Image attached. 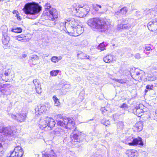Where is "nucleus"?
I'll return each mask as SVG.
<instances>
[{
  "label": "nucleus",
  "mask_w": 157,
  "mask_h": 157,
  "mask_svg": "<svg viewBox=\"0 0 157 157\" xmlns=\"http://www.w3.org/2000/svg\"><path fill=\"white\" fill-rule=\"evenodd\" d=\"M41 9L42 7L38 3L33 2L26 4L23 10L25 13L28 15V18L33 19L36 18L35 15L38 13Z\"/></svg>",
  "instance_id": "f257e3e1"
},
{
  "label": "nucleus",
  "mask_w": 157,
  "mask_h": 157,
  "mask_svg": "<svg viewBox=\"0 0 157 157\" xmlns=\"http://www.w3.org/2000/svg\"><path fill=\"white\" fill-rule=\"evenodd\" d=\"M45 10L44 13L47 16L49 19L52 21L50 23V26H53L56 25L55 21L58 17V13L56 10L51 7L50 3H46L44 5Z\"/></svg>",
  "instance_id": "f03ea898"
},
{
  "label": "nucleus",
  "mask_w": 157,
  "mask_h": 157,
  "mask_svg": "<svg viewBox=\"0 0 157 157\" xmlns=\"http://www.w3.org/2000/svg\"><path fill=\"white\" fill-rule=\"evenodd\" d=\"M56 121L58 126L64 127L66 129L73 128L75 124L74 120L72 118L63 117L61 115L57 116Z\"/></svg>",
  "instance_id": "7ed1b4c3"
},
{
  "label": "nucleus",
  "mask_w": 157,
  "mask_h": 157,
  "mask_svg": "<svg viewBox=\"0 0 157 157\" xmlns=\"http://www.w3.org/2000/svg\"><path fill=\"white\" fill-rule=\"evenodd\" d=\"M87 23L91 27L97 29L104 30L106 29V23L103 19L97 18H91L88 21Z\"/></svg>",
  "instance_id": "20e7f679"
},
{
  "label": "nucleus",
  "mask_w": 157,
  "mask_h": 157,
  "mask_svg": "<svg viewBox=\"0 0 157 157\" xmlns=\"http://www.w3.org/2000/svg\"><path fill=\"white\" fill-rule=\"evenodd\" d=\"M0 133H2L9 141L13 140L17 136V133L10 126L2 127L0 126Z\"/></svg>",
  "instance_id": "39448f33"
},
{
  "label": "nucleus",
  "mask_w": 157,
  "mask_h": 157,
  "mask_svg": "<svg viewBox=\"0 0 157 157\" xmlns=\"http://www.w3.org/2000/svg\"><path fill=\"white\" fill-rule=\"evenodd\" d=\"M23 154V151L21 147L17 146L14 149V151L11 152L10 155L8 154L7 157H22Z\"/></svg>",
  "instance_id": "423d86ee"
},
{
  "label": "nucleus",
  "mask_w": 157,
  "mask_h": 157,
  "mask_svg": "<svg viewBox=\"0 0 157 157\" xmlns=\"http://www.w3.org/2000/svg\"><path fill=\"white\" fill-rule=\"evenodd\" d=\"M73 133V135L71 138L72 141L80 142L82 140L83 137L82 134L81 132H79L76 128L74 130Z\"/></svg>",
  "instance_id": "0eeeda50"
},
{
  "label": "nucleus",
  "mask_w": 157,
  "mask_h": 157,
  "mask_svg": "<svg viewBox=\"0 0 157 157\" xmlns=\"http://www.w3.org/2000/svg\"><path fill=\"white\" fill-rule=\"evenodd\" d=\"M84 31V29L83 27L80 25H78L72 30H70L68 33H71L73 36H78L82 34Z\"/></svg>",
  "instance_id": "6e6552de"
},
{
  "label": "nucleus",
  "mask_w": 157,
  "mask_h": 157,
  "mask_svg": "<svg viewBox=\"0 0 157 157\" xmlns=\"http://www.w3.org/2000/svg\"><path fill=\"white\" fill-rule=\"evenodd\" d=\"M90 10V8L87 6L80 7L77 13L78 16L80 17H83L85 16Z\"/></svg>",
  "instance_id": "1a4fd4ad"
},
{
  "label": "nucleus",
  "mask_w": 157,
  "mask_h": 157,
  "mask_svg": "<svg viewBox=\"0 0 157 157\" xmlns=\"http://www.w3.org/2000/svg\"><path fill=\"white\" fill-rule=\"evenodd\" d=\"M49 109L48 106L46 105H40L35 109V113L36 115H40L45 113Z\"/></svg>",
  "instance_id": "9d476101"
},
{
  "label": "nucleus",
  "mask_w": 157,
  "mask_h": 157,
  "mask_svg": "<svg viewBox=\"0 0 157 157\" xmlns=\"http://www.w3.org/2000/svg\"><path fill=\"white\" fill-rule=\"evenodd\" d=\"M11 117L20 122H22L25 120L27 115L26 113L17 114V115L11 114Z\"/></svg>",
  "instance_id": "9b49d317"
},
{
  "label": "nucleus",
  "mask_w": 157,
  "mask_h": 157,
  "mask_svg": "<svg viewBox=\"0 0 157 157\" xmlns=\"http://www.w3.org/2000/svg\"><path fill=\"white\" fill-rule=\"evenodd\" d=\"M147 27L151 31H154L157 29V19L152 20L147 24Z\"/></svg>",
  "instance_id": "f8f14e48"
},
{
  "label": "nucleus",
  "mask_w": 157,
  "mask_h": 157,
  "mask_svg": "<svg viewBox=\"0 0 157 157\" xmlns=\"http://www.w3.org/2000/svg\"><path fill=\"white\" fill-rule=\"evenodd\" d=\"M47 117L45 118H41L38 122L40 128L44 130H47Z\"/></svg>",
  "instance_id": "ddd939ff"
},
{
  "label": "nucleus",
  "mask_w": 157,
  "mask_h": 157,
  "mask_svg": "<svg viewBox=\"0 0 157 157\" xmlns=\"http://www.w3.org/2000/svg\"><path fill=\"white\" fill-rule=\"evenodd\" d=\"M132 139V142L128 143L127 144L130 146H134L137 144L143 146L144 144L142 141V139L140 137H138L137 138L133 139Z\"/></svg>",
  "instance_id": "4468645a"
},
{
  "label": "nucleus",
  "mask_w": 157,
  "mask_h": 157,
  "mask_svg": "<svg viewBox=\"0 0 157 157\" xmlns=\"http://www.w3.org/2000/svg\"><path fill=\"white\" fill-rule=\"evenodd\" d=\"M43 157H57L56 153L54 151L51 150L50 151H46V150L42 152Z\"/></svg>",
  "instance_id": "2eb2a0df"
},
{
  "label": "nucleus",
  "mask_w": 157,
  "mask_h": 157,
  "mask_svg": "<svg viewBox=\"0 0 157 157\" xmlns=\"http://www.w3.org/2000/svg\"><path fill=\"white\" fill-rule=\"evenodd\" d=\"M47 120L48 121L47 130H50L55 126L56 122L53 118L50 117H47Z\"/></svg>",
  "instance_id": "dca6fc26"
},
{
  "label": "nucleus",
  "mask_w": 157,
  "mask_h": 157,
  "mask_svg": "<svg viewBox=\"0 0 157 157\" xmlns=\"http://www.w3.org/2000/svg\"><path fill=\"white\" fill-rule=\"evenodd\" d=\"M71 86L68 84H66L63 85L62 90L60 91L61 95H66L69 92L71 89Z\"/></svg>",
  "instance_id": "f3484780"
},
{
  "label": "nucleus",
  "mask_w": 157,
  "mask_h": 157,
  "mask_svg": "<svg viewBox=\"0 0 157 157\" xmlns=\"http://www.w3.org/2000/svg\"><path fill=\"white\" fill-rule=\"evenodd\" d=\"M33 82L35 86V89L36 92L38 94H40L42 91V89L40 83L39 81L38 80L35 79L33 80Z\"/></svg>",
  "instance_id": "a211bd4d"
},
{
  "label": "nucleus",
  "mask_w": 157,
  "mask_h": 157,
  "mask_svg": "<svg viewBox=\"0 0 157 157\" xmlns=\"http://www.w3.org/2000/svg\"><path fill=\"white\" fill-rule=\"evenodd\" d=\"M78 25L77 21L74 19H72L69 21V25L68 26V29L70 31V30H72Z\"/></svg>",
  "instance_id": "6ab92c4d"
},
{
  "label": "nucleus",
  "mask_w": 157,
  "mask_h": 157,
  "mask_svg": "<svg viewBox=\"0 0 157 157\" xmlns=\"http://www.w3.org/2000/svg\"><path fill=\"white\" fill-rule=\"evenodd\" d=\"M143 124L142 122H139L134 126L133 129L136 132H140L142 129Z\"/></svg>",
  "instance_id": "aec40b11"
},
{
  "label": "nucleus",
  "mask_w": 157,
  "mask_h": 157,
  "mask_svg": "<svg viewBox=\"0 0 157 157\" xmlns=\"http://www.w3.org/2000/svg\"><path fill=\"white\" fill-rule=\"evenodd\" d=\"M126 153L128 157H137L138 152L135 150H128Z\"/></svg>",
  "instance_id": "412c9836"
},
{
  "label": "nucleus",
  "mask_w": 157,
  "mask_h": 157,
  "mask_svg": "<svg viewBox=\"0 0 157 157\" xmlns=\"http://www.w3.org/2000/svg\"><path fill=\"white\" fill-rule=\"evenodd\" d=\"M133 112L135 114L140 117L142 116L141 114L144 112V111L142 109H140L139 106H138L133 109Z\"/></svg>",
  "instance_id": "4be33fe9"
},
{
  "label": "nucleus",
  "mask_w": 157,
  "mask_h": 157,
  "mask_svg": "<svg viewBox=\"0 0 157 157\" xmlns=\"http://www.w3.org/2000/svg\"><path fill=\"white\" fill-rule=\"evenodd\" d=\"M117 27L120 29H128L131 28L132 25L129 23L125 24H118Z\"/></svg>",
  "instance_id": "5701e85b"
},
{
  "label": "nucleus",
  "mask_w": 157,
  "mask_h": 157,
  "mask_svg": "<svg viewBox=\"0 0 157 157\" xmlns=\"http://www.w3.org/2000/svg\"><path fill=\"white\" fill-rule=\"evenodd\" d=\"M113 56L112 55H109L104 57L103 58L104 61L108 63L112 62L114 59Z\"/></svg>",
  "instance_id": "b1692460"
},
{
  "label": "nucleus",
  "mask_w": 157,
  "mask_h": 157,
  "mask_svg": "<svg viewBox=\"0 0 157 157\" xmlns=\"http://www.w3.org/2000/svg\"><path fill=\"white\" fill-rule=\"evenodd\" d=\"M66 23L65 21L62 22L59 21L56 24L57 27L61 31L64 30L66 29L65 24Z\"/></svg>",
  "instance_id": "393cba45"
},
{
  "label": "nucleus",
  "mask_w": 157,
  "mask_h": 157,
  "mask_svg": "<svg viewBox=\"0 0 157 157\" xmlns=\"http://www.w3.org/2000/svg\"><path fill=\"white\" fill-rule=\"evenodd\" d=\"M2 43L4 45H6L7 44L10 40V38L7 36V34H5L2 35Z\"/></svg>",
  "instance_id": "a878e982"
},
{
  "label": "nucleus",
  "mask_w": 157,
  "mask_h": 157,
  "mask_svg": "<svg viewBox=\"0 0 157 157\" xmlns=\"http://www.w3.org/2000/svg\"><path fill=\"white\" fill-rule=\"evenodd\" d=\"M25 36L23 34H21L16 37L17 40L18 41H20L22 42H26L27 41V39L24 38Z\"/></svg>",
  "instance_id": "bb28decb"
},
{
  "label": "nucleus",
  "mask_w": 157,
  "mask_h": 157,
  "mask_svg": "<svg viewBox=\"0 0 157 157\" xmlns=\"http://www.w3.org/2000/svg\"><path fill=\"white\" fill-rule=\"evenodd\" d=\"M80 6L78 5L76 3H74L71 8L72 11L74 13H77L80 7Z\"/></svg>",
  "instance_id": "cd10ccee"
},
{
  "label": "nucleus",
  "mask_w": 157,
  "mask_h": 157,
  "mask_svg": "<svg viewBox=\"0 0 157 157\" xmlns=\"http://www.w3.org/2000/svg\"><path fill=\"white\" fill-rule=\"evenodd\" d=\"M127 8L124 7L121 9L119 12L118 11L116 12L115 13V15H118L119 14L121 13L123 15H125L127 12Z\"/></svg>",
  "instance_id": "c85d7f7f"
},
{
  "label": "nucleus",
  "mask_w": 157,
  "mask_h": 157,
  "mask_svg": "<svg viewBox=\"0 0 157 157\" xmlns=\"http://www.w3.org/2000/svg\"><path fill=\"white\" fill-rule=\"evenodd\" d=\"M62 59L61 56L57 57L56 56H52L51 59V61L54 63L58 62Z\"/></svg>",
  "instance_id": "c756f323"
},
{
  "label": "nucleus",
  "mask_w": 157,
  "mask_h": 157,
  "mask_svg": "<svg viewBox=\"0 0 157 157\" xmlns=\"http://www.w3.org/2000/svg\"><path fill=\"white\" fill-rule=\"evenodd\" d=\"M52 99L54 102V105L56 106H58L60 105V103L59 99H58L56 96H54Z\"/></svg>",
  "instance_id": "7c9ffc66"
},
{
  "label": "nucleus",
  "mask_w": 157,
  "mask_h": 157,
  "mask_svg": "<svg viewBox=\"0 0 157 157\" xmlns=\"http://www.w3.org/2000/svg\"><path fill=\"white\" fill-rule=\"evenodd\" d=\"M78 57L80 59H89V56H87L86 54L83 53L78 54Z\"/></svg>",
  "instance_id": "2f4dec72"
},
{
  "label": "nucleus",
  "mask_w": 157,
  "mask_h": 157,
  "mask_svg": "<svg viewBox=\"0 0 157 157\" xmlns=\"http://www.w3.org/2000/svg\"><path fill=\"white\" fill-rule=\"evenodd\" d=\"M124 124L122 121H119L117 124V129L118 131L122 130L124 128Z\"/></svg>",
  "instance_id": "473e14b6"
},
{
  "label": "nucleus",
  "mask_w": 157,
  "mask_h": 157,
  "mask_svg": "<svg viewBox=\"0 0 157 157\" xmlns=\"http://www.w3.org/2000/svg\"><path fill=\"white\" fill-rule=\"evenodd\" d=\"M1 29L2 30V35L7 34L8 28L6 25H3L1 27Z\"/></svg>",
  "instance_id": "72a5a7b5"
},
{
  "label": "nucleus",
  "mask_w": 157,
  "mask_h": 157,
  "mask_svg": "<svg viewBox=\"0 0 157 157\" xmlns=\"http://www.w3.org/2000/svg\"><path fill=\"white\" fill-rule=\"evenodd\" d=\"M11 31L15 33H20L22 32V29L20 27L12 28L11 29Z\"/></svg>",
  "instance_id": "f704fd0d"
},
{
  "label": "nucleus",
  "mask_w": 157,
  "mask_h": 157,
  "mask_svg": "<svg viewBox=\"0 0 157 157\" xmlns=\"http://www.w3.org/2000/svg\"><path fill=\"white\" fill-rule=\"evenodd\" d=\"M59 72V70L52 71L50 72V75L52 76H56L57 75Z\"/></svg>",
  "instance_id": "c9c22d12"
},
{
  "label": "nucleus",
  "mask_w": 157,
  "mask_h": 157,
  "mask_svg": "<svg viewBox=\"0 0 157 157\" xmlns=\"http://www.w3.org/2000/svg\"><path fill=\"white\" fill-rule=\"evenodd\" d=\"M105 46L103 43H101L99 44L98 47V48L101 51H103L105 49Z\"/></svg>",
  "instance_id": "e433bc0d"
},
{
  "label": "nucleus",
  "mask_w": 157,
  "mask_h": 157,
  "mask_svg": "<svg viewBox=\"0 0 157 157\" xmlns=\"http://www.w3.org/2000/svg\"><path fill=\"white\" fill-rule=\"evenodd\" d=\"M101 123L102 124L105 125L106 126H107L108 125H109L110 124V121L109 120H106L105 119H103L101 121Z\"/></svg>",
  "instance_id": "4c0bfd02"
},
{
  "label": "nucleus",
  "mask_w": 157,
  "mask_h": 157,
  "mask_svg": "<svg viewBox=\"0 0 157 157\" xmlns=\"http://www.w3.org/2000/svg\"><path fill=\"white\" fill-rule=\"evenodd\" d=\"M31 60L32 61L34 60H38L39 59L38 56L35 55H33L30 57Z\"/></svg>",
  "instance_id": "58836bf2"
},
{
  "label": "nucleus",
  "mask_w": 157,
  "mask_h": 157,
  "mask_svg": "<svg viewBox=\"0 0 157 157\" xmlns=\"http://www.w3.org/2000/svg\"><path fill=\"white\" fill-rule=\"evenodd\" d=\"M100 110L102 114L104 115H106L108 113V110L105 107L101 108Z\"/></svg>",
  "instance_id": "ea45409f"
},
{
  "label": "nucleus",
  "mask_w": 157,
  "mask_h": 157,
  "mask_svg": "<svg viewBox=\"0 0 157 157\" xmlns=\"http://www.w3.org/2000/svg\"><path fill=\"white\" fill-rule=\"evenodd\" d=\"M120 107L125 110L128 109V106L126 103H123L120 106Z\"/></svg>",
  "instance_id": "a19ab883"
},
{
  "label": "nucleus",
  "mask_w": 157,
  "mask_h": 157,
  "mask_svg": "<svg viewBox=\"0 0 157 157\" xmlns=\"http://www.w3.org/2000/svg\"><path fill=\"white\" fill-rule=\"evenodd\" d=\"M142 72V71H140L139 72H137V71H135V72L133 74V75H135L136 76H138L139 75L140 76V78H141V77L142 76V75L141 73V72Z\"/></svg>",
  "instance_id": "79ce46f5"
},
{
  "label": "nucleus",
  "mask_w": 157,
  "mask_h": 157,
  "mask_svg": "<svg viewBox=\"0 0 157 157\" xmlns=\"http://www.w3.org/2000/svg\"><path fill=\"white\" fill-rule=\"evenodd\" d=\"M61 130L60 129H58L56 130L55 131V134L56 136H59L61 134Z\"/></svg>",
  "instance_id": "37998d69"
},
{
  "label": "nucleus",
  "mask_w": 157,
  "mask_h": 157,
  "mask_svg": "<svg viewBox=\"0 0 157 157\" xmlns=\"http://www.w3.org/2000/svg\"><path fill=\"white\" fill-rule=\"evenodd\" d=\"M116 81L121 83H125L126 82V80L124 79H116Z\"/></svg>",
  "instance_id": "c03bdc74"
},
{
  "label": "nucleus",
  "mask_w": 157,
  "mask_h": 157,
  "mask_svg": "<svg viewBox=\"0 0 157 157\" xmlns=\"http://www.w3.org/2000/svg\"><path fill=\"white\" fill-rule=\"evenodd\" d=\"M153 86L152 85H148L146 86V87L147 89L151 90L153 89Z\"/></svg>",
  "instance_id": "a18cd8bd"
},
{
  "label": "nucleus",
  "mask_w": 157,
  "mask_h": 157,
  "mask_svg": "<svg viewBox=\"0 0 157 157\" xmlns=\"http://www.w3.org/2000/svg\"><path fill=\"white\" fill-rule=\"evenodd\" d=\"M151 50L152 49H151V47L150 46H147L144 47V50H145V51L146 50V51H149Z\"/></svg>",
  "instance_id": "49530a36"
},
{
  "label": "nucleus",
  "mask_w": 157,
  "mask_h": 157,
  "mask_svg": "<svg viewBox=\"0 0 157 157\" xmlns=\"http://www.w3.org/2000/svg\"><path fill=\"white\" fill-rule=\"evenodd\" d=\"M134 56L136 58L138 59H140L141 58L140 55L139 53H137L135 54Z\"/></svg>",
  "instance_id": "de8ad7c7"
},
{
  "label": "nucleus",
  "mask_w": 157,
  "mask_h": 157,
  "mask_svg": "<svg viewBox=\"0 0 157 157\" xmlns=\"http://www.w3.org/2000/svg\"><path fill=\"white\" fill-rule=\"evenodd\" d=\"M144 52L145 53L146 55L147 56H151V55L150 54V52H146V51H145V50H144Z\"/></svg>",
  "instance_id": "09e8293b"
},
{
  "label": "nucleus",
  "mask_w": 157,
  "mask_h": 157,
  "mask_svg": "<svg viewBox=\"0 0 157 157\" xmlns=\"http://www.w3.org/2000/svg\"><path fill=\"white\" fill-rule=\"evenodd\" d=\"M10 72H9V71H6L4 73V75L5 76H8L10 75Z\"/></svg>",
  "instance_id": "8fccbe9b"
},
{
  "label": "nucleus",
  "mask_w": 157,
  "mask_h": 157,
  "mask_svg": "<svg viewBox=\"0 0 157 157\" xmlns=\"http://www.w3.org/2000/svg\"><path fill=\"white\" fill-rule=\"evenodd\" d=\"M98 7H99L100 8H101V6L98 5H96V6L94 7V8H95V10L97 11H98V10L96 9V8Z\"/></svg>",
  "instance_id": "3c124183"
},
{
  "label": "nucleus",
  "mask_w": 157,
  "mask_h": 157,
  "mask_svg": "<svg viewBox=\"0 0 157 157\" xmlns=\"http://www.w3.org/2000/svg\"><path fill=\"white\" fill-rule=\"evenodd\" d=\"M16 17H17V19L18 20H21V17H20V16H18V14L17 15H16Z\"/></svg>",
  "instance_id": "603ef678"
},
{
  "label": "nucleus",
  "mask_w": 157,
  "mask_h": 157,
  "mask_svg": "<svg viewBox=\"0 0 157 157\" xmlns=\"http://www.w3.org/2000/svg\"><path fill=\"white\" fill-rule=\"evenodd\" d=\"M13 14H16V15H17L19 13L18 12L17 10H14V11H13Z\"/></svg>",
  "instance_id": "864d4df0"
},
{
  "label": "nucleus",
  "mask_w": 157,
  "mask_h": 157,
  "mask_svg": "<svg viewBox=\"0 0 157 157\" xmlns=\"http://www.w3.org/2000/svg\"><path fill=\"white\" fill-rule=\"evenodd\" d=\"M27 56V55L26 54H23L22 55V57L24 58L26 57Z\"/></svg>",
  "instance_id": "5fc2aeb1"
},
{
  "label": "nucleus",
  "mask_w": 157,
  "mask_h": 157,
  "mask_svg": "<svg viewBox=\"0 0 157 157\" xmlns=\"http://www.w3.org/2000/svg\"><path fill=\"white\" fill-rule=\"evenodd\" d=\"M147 91H148V90H145V93L147 92Z\"/></svg>",
  "instance_id": "6e6d98bb"
},
{
  "label": "nucleus",
  "mask_w": 157,
  "mask_h": 157,
  "mask_svg": "<svg viewBox=\"0 0 157 157\" xmlns=\"http://www.w3.org/2000/svg\"><path fill=\"white\" fill-rule=\"evenodd\" d=\"M46 56H48V54H46Z\"/></svg>",
  "instance_id": "4d7b16f0"
},
{
  "label": "nucleus",
  "mask_w": 157,
  "mask_h": 157,
  "mask_svg": "<svg viewBox=\"0 0 157 157\" xmlns=\"http://www.w3.org/2000/svg\"><path fill=\"white\" fill-rule=\"evenodd\" d=\"M2 65V63L1 62H0V65Z\"/></svg>",
  "instance_id": "13d9d810"
},
{
  "label": "nucleus",
  "mask_w": 157,
  "mask_h": 157,
  "mask_svg": "<svg viewBox=\"0 0 157 157\" xmlns=\"http://www.w3.org/2000/svg\"><path fill=\"white\" fill-rule=\"evenodd\" d=\"M151 80H154V79L153 78V79H151Z\"/></svg>",
  "instance_id": "bf43d9fd"
},
{
  "label": "nucleus",
  "mask_w": 157,
  "mask_h": 157,
  "mask_svg": "<svg viewBox=\"0 0 157 157\" xmlns=\"http://www.w3.org/2000/svg\"><path fill=\"white\" fill-rule=\"evenodd\" d=\"M3 1V0H0V2Z\"/></svg>",
  "instance_id": "052dcab7"
},
{
  "label": "nucleus",
  "mask_w": 157,
  "mask_h": 157,
  "mask_svg": "<svg viewBox=\"0 0 157 157\" xmlns=\"http://www.w3.org/2000/svg\"><path fill=\"white\" fill-rule=\"evenodd\" d=\"M113 117H114V116H115V115H113Z\"/></svg>",
  "instance_id": "680f3d73"
}]
</instances>
